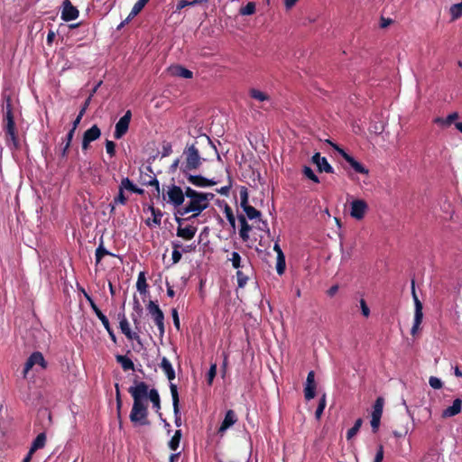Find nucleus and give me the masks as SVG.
<instances>
[{
  "label": "nucleus",
  "mask_w": 462,
  "mask_h": 462,
  "mask_svg": "<svg viewBox=\"0 0 462 462\" xmlns=\"http://www.w3.org/2000/svg\"><path fill=\"white\" fill-rule=\"evenodd\" d=\"M128 393L134 400L129 415L131 422L140 426L149 425L147 402L148 384L143 381L135 382V385L129 387Z\"/></svg>",
  "instance_id": "obj_1"
},
{
  "label": "nucleus",
  "mask_w": 462,
  "mask_h": 462,
  "mask_svg": "<svg viewBox=\"0 0 462 462\" xmlns=\"http://www.w3.org/2000/svg\"><path fill=\"white\" fill-rule=\"evenodd\" d=\"M186 197L189 199V202L184 207L177 210V214L180 216L192 213L189 218H194L199 217L201 212L208 208L202 192L197 191L188 186L186 187Z\"/></svg>",
  "instance_id": "obj_2"
},
{
  "label": "nucleus",
  "mask_w": 462,
  "mask_h": 462,
  "mask_svg": "<svg viewBox=\"0 0 462 462\" xmlns=\"http://www.w3.org/2000/svg\"><path fill=\"white\" fill-rule=\"evenodd\" d=\"M182 162L180 171L183 175L197 171L202 165L204 159L200 156L199 150L195 143L187 144L182 152Z\"/></svg>",
  "instance_id": "obj_3"
},
{
  "label": "nucleus",
  "mask_w": 462,
  "mask_h": 462,
  "mask_svg": "<svg viewBox=\"0 0 462 462\" xmlns=\"http://www.w3.org/2000/svg\"><path fill=\"white\" fill-rule=\"evenodd\" d=\"M3 127L6 135L7 141H11L14 149H18L20 146L17 131L15 127L14 116L13 112V105L11 98H6L5 112L3 120Z\"/></svg>",
  "instance_id": "obj_4"
},
{
  "label": "nucleus",
  "mask_w": 462,
  "mask_h": 462,
  "mask_svg": "<svg viewBox=\"0 0 462 462\" xmlns=\"http://www.w3.org/2000/svg\"><path fill=\"white\" fill-rule=\"evenodd\" d=\"M186 197V187L184 189L172 183L170 185H163L162 187V199L163 200L173 206L177 210L183 206Z\"/></svg>",
  "instance_id": "obj_5"
},
{
  "label": "nucleus",
  "mask_w": 462,
  "mask_h": 462,
  "mask_svg": "<svg viewBox=\"0 0 462 462\" xmlns=\"http://www.w3.org/2000/svg\"><path fill=\"white\" fill-rule=\"evenodd\" d=\"M146 309L159 330L160 337L162 338L165 333L163 311L161 310L159 305L153 300H150L148 302Z\"/></svg>",
  "instance_id": "obj_6"
},
{
  "label": "nucleus",
  "mask_w": 462,
  "mask_h": 462,
  "mask_svg": "<svg viewBox=\"0 0 462 462\" xmlns=\"http://www.w3.org/2000/svg\"><path fill=\"white\" fill-rule=\"evenodd\" d=\"M411 294H412V299L414 301L415 310H414V321H413V326L411 329V334L412 336H415L416 333L418 332V330L420 329V326L423 319V312H422L423 306H422L421 301L419 300V298L417 296V293L415 291V282L413 280L411 281Z\"/></svg>",
  "instance_id": "obj_7"
},
{
  "label": "nucleus",
  "mask_w": 462,
  "mask_h": 462,
  "mask_svg": "<svg viewBox=\"0 0 462 462\" xmlns=\"http://www.w3.org/2000/svg\"><path fill=\"white\" fill-rule=\"evenodd\" d=\"M132 118L131 110H127L125 115L118 120L116 124V128L114 132V137L116 140L121 139L128 131L129 125Z\"/></svg>",
  "instance_id": "obj_8"
},
{
  "label": "nucleus",
  "mask_w": 462,
  "mask_h": 462,
  "mask_svg": "<svg viewBox=\"0 0 462 462\" xmlns=\"http://www.w3.org/2000/svg\"><path fill=\"white\" fill-rule=\"evenodd\" d=\"M367 210L368 204L364 199H354L350 203V216L356 220L363 219Z\"/></svg>",
  "instance_id": "obj_9"
},
{
  "label": "nucleus",
  "mask_w": 462,
  "mask_h": 462,
  "mask_svg": "<svg viewBox=\"0 0 462 462\" xmlns=\"http://www.w3.org/2000/svg\"><path fill=\"white\" fill-rule=\"evenodd\" d=\"M39 365L43 369L47 367V363L41 352H33L26 360L23 367V376L25 377L28 372L35 365Z\"/></svg>",
  "instance_id": "obj_10"
},
{
  "label": "nucleus",
  "mask_w": 462,
  "mask_h": 462,
  "mask_svg": "<svg viewBox=\"0 0 462 462\" xmlns=\"http://www.w3.org/2000/svg\"><path fill=\"white\" fill-rule=\"evenodd\" d=\"M335 150L349 163V165L357 173L368 174L369 171L359 162H357L353 156L348 154L344 149L339 146H335Z\"/></svg>",
  "instance_id": "obj_11"
},
{
  "label": "nucleus",
  "mask_w": 462,
  "mask_h": 462,
  "mask_svg": "<svg viewBox=\"0 0 462 462\" xmlns=\"http://www.w3.org/2000/svg\"><path fill=\"white\" fill-rule=\"evenodd\" d=\"M118 317L120 319L119 327L122 333L129 339L135 340L139 344H141V338L138 333L133 332L130 328L128 320L125 315V313H119Z\"/></svg>",
  "instance_id": "obj_12"
},
{
  "label": "nucleus",
  "mask_w": 462,
  "mask_h": 462,
  "mask_svg": "<svg viewBox=\"0 0 462 462\" xmlns=\"http://www.w3.org/2000/svg\"><path fill=\"white\" fill-rule=\"evenodd\" d=\"M187 180L198 188H207L211 187L217 184V181L211 179H207L202 175H193L191 172H189L188 175H184Z\"/></svg>",
  "instance_id": "obj_13"
},
{
  "label": "nucleus",
  "mask_w": 462,
  "mask_h": 462,
  "mask_svg": "<svg viewBox=\"0 0 462 462\" xmlns=\"http://www.w3.org/2000/svg\"><path fill=\"white\" fill-rule=\"evenodd\" d=\"M170 390H171V398H172V406H173V412H174V417H175V424H176V426L180 427L181 425V419H180V399H179L177 385L171 383Z\"/></svg>",
  "instance_id": "obj_14"
},
{
  "label": "nucleus",
  "mask_w": 462,
  "mask_h": 462,
  "mask_svg": "<svg viewBox=\"0 0 462 462\" xmlns=\"http://www.w3.org/2000/svg\"><path fill=\"white\" fill-rule=\"evenodd\" d=\"M62 6L63 9L61 12V19L63 21L69 22L76 20L79 17V10L72 5V3L69 0H64L62 3Z\"/></svg>",
  "instance_id": "obj_15"
},
{
  "label": "nucleus",
  "mask_w": 462,
  "mask_h": 462,
  "mask_svg": "<svg viewBox=\"0 0 462 462\" xmlns=\"http://www.w3.org/2000/svg\"><path fill=\"white\" fill-rule=\"evenodd\" d=\"M316 382L314 371H310L307 375V380L304 387V396L307 401L315 397L316 394Z\"/></svg>",
  "instance_id": "obj_16"
},
{
  "label": "nucleus",
  "mask_w": 462,
  "mask_h": 462,
  "mask_svg": "<svg viewBox=\"0 0 462 462\" xmlns=\"http://www.w3.org/2000/svg\"><path fill=\"white\" fill-rule=\"evenodd\" d=\"M311 162L316 164L318 167V170L319 172H327V173H333V168L328 163L326 157H322L319 152L314 153V155L311 158Z\"/></svg>",
  "instance_id": "obj_17"
},
{
  "label": "nucleus",
  "mask_w": 462,
  "mask_h": 462,
  "mask_svg": "<svg viewBox=\"0 0 462 462\" xmlns=\"http://www.w3.org/2000/svg\"><path fill=\"white\" fill-rule=\"evenodd\" d=\"M273 250L277 254V259H276V271L279 275H282L286 269V261H285V255L279 245L278 242H275L273 245Z\"/></svg>",
  "instance_id": "obj_18"
},
{
  "label": "nucleus",
  "mask_w": 462,
  "mask_h": 462,
  "mask_svg": "<svg viewBox=\"0 0 462 462\" xmlns=\"http://www.w3.org/2000/svg\"><path fill=\"white\" fill-rule=\"evenodd\" d=\"M237 421V416L233 410H228L226 412L225 418L218 429V433H224L226 430L232 427Z\"/></svg>",
  "instance_id": "obj_19"
},
{
  "label": "nucleus",
  "mask_w": 462,
  "mask_h": 462,
  "mask_svg": "<svg viewBox=\"0 0 462 462\" xmlns=\"http://www.w3.org/2000/svg\"><path fill=\"white\" fill-rule=\"evenodd\" d=\"M241 228L239 231L240 237L244 242H247L249 239V232L252 230V226L246 221V217L244 215L237 216Z\"/></svg>",
  "instance_id": "obj_20"
},
{
  "label": "nucleus",
  "mask_w": 462,
  "mask_h": 462,
  "mask_svg": "<svg viewBox=\"0 0 462 462\" xmlns=\"http://www.w3.org/2000/svg\"><path fill=\"white\" fill-rule=\"evenodd\" d=\"M197 232V227L193 226H187L185 227H177V236L181 237L184 240H191L194 238Z\"/></svg>",
  "instance_id": "obj_21"
},
{
  "label": "nucleus",
  "mask_w": 462,
  "mask_h": 462,
  "mask_svg": "<svg viewBox=\"0 0 462 462\" xmlns=\"http://www.w3.org/2000/svg\"><path fill=\"white\" fill-rule=\"evenodd\" d=\"M160 367L162 369L170 382L175 379V371L167 357L163 356L162 358Z\"/></svg>",
  "instance_id": "obj_22"
},
{
  "label": "nucleus",
  "mask_w": 462,
  "mask_h": 462,
  "mask_svg": "<svg viewBox=\"0 0 462 462\" xmlns=\"http://www.w3.org/2000/svg\"><path fill=\"white\" fill-rule=\"evenodd\" d=\"M461 406L462 401L459 398L455 399L452 405L443 411V417H452L458 414L461 411Z\"/></svg>",
  "instance_id": "obj_23"
},
{
  "label": "nucleus",
  "mask_w": 462,
  "mask_h": 462,
  "mask_svg": "<svg viewBox=\"0 0 462 462\" xmlns=\"http://www.w3.org/2000/svg\"><path fill=\"white\" fill-rule=\"evenodd\" d=\"M171 75L177 76L183 79H191L193 77V73L191 70L180 66H173L170 69Z\"/></svg>",
  "instance_id": "obj_24"
},
{
  "label": "nucleus",
  "mask_w": 462,
  "mask_h": 462,
  "mask_svg": "<svg viewBox=\"0 0 462 462\" xmlns=\"http://www.w3.org/2000/svg\"><path fill=\"white\" fill-rule=\"evenodd\" d=\"M73 130H69V133L66 134V137L62 140L60 146V156L61 158H66L68 156L69 149L70 147L72 139L74 137Z\"/></svg>",
  "instance_id": "obj_25"
},
{
  "label": "nucleus",
  "mask_w": 462,
  "mask_h": 462,
  "mask_svg": "<svg viewBox=\"0 0 462 462\" xmlns=\"http://www.w3.org/2000/svg\"><path fill=\"white\" fill-rule=\"evenodd\" d=\"M150 400L152 403V408L156 412H159L161 410V398L159 393L156 389L152 388L151 390L148 389L147 400Z\"/></svg>",
  "instance_id": "obj_26"
},
{
  "label": "nucleus",
  "mask_w": 462,
  "mask_h": 462,
  "mask_svg": "<svg viewBox=\"0 0 462 462\" xmlns=\"http://www.w3.org/2000/svg\"><path fill=\"white\" fill-rule=\"evenodd\" d=\"M100 136L101 130L97 125H92L89 129L85 131L83 134V138H85L90 143L99 139Z\"/></svg>",
  "instance_id": "obj_27"
},
{
  "label": "nucleus",
  "mask_w": 462,
  "mask_h": 462,
  "mask_svg": "<svg viewBox=\"0 0 462 462\" xmlns=\"http://www.w3.org/2000/svg\"><path fill=\"white\" fill-rule=\"evenodd\" d=\"M231 257L232 265L235 269H245L246 271L252 268L251 263L247 261L245 263H241V256L237 252H233Z\"/></svg>",
  "instance_id": "obj_28"
},
{
  "label": "nucleus",
  "mask_w": 462,
  "mask_h": 462,
  "mask_svg": "<svg viewBox=\"0 0 462 462\" xmlns=\"http://www.w3.org/2000/svg\"><path fill=\"white\" fill-rule=\"evenodd\" d=\"M46 439L47 437L44 432L38 434L35 439L32 441V446L30 448L31 454H34L36 450L44 448L46 444Z\"/></svg>",
  "instance_id": "obj_29"
},
{
  "label": "nucleus",
  "mask_w": 462,
  "mask_h": 462,
  "mask_svg": "<svg viewBox=\"0 0 462 462\" xmlns=\"http://www.w3.org/2000/svg\"><path fill=\"white\" fill-rule=\"evenodd\" d=\"M117 363H119L124 371H129L134 369V362L127 356L117 355L116 356Z\"/></svg>",
  "instance_id": "obj_30"
},
{
  "label": "nucleus",
  "mask_w": 462,
  "mask_h": 462,
  "mask_svg": "<svg viewBox=\"0 0 462 462\" xmlns=\"http://www.w3.org/2000/svg\"><path fill=\"white\" fill-rule=\"evenodd\" d=\"M147 288L148 284L146 282L145 273L140 272L136 282V289L141 294L145 295L148 292Z\"/></svg>",
  "instance_id": "obj_31"
},
{
  "label": "nucleus",
  "mask_w": 462,
  "mask_h": 462,
  "mask_svg": "<svg viewBox=\"0 0 462 462\" xmlns=\"http://www.w3.org/2000/svg\"><path fill=\"white\" fill-rule=\"evenodd\" d=\"M106 255H112L115 256L114 254L107 251L103 245V241L101 240L98 247L96 249L95 256H96V264L100 263L101 260Z\"/></svg>",
  "instance_id": "obj_32"
},
{
  "label": "nucleus",
  "mask_w": 462,
  "mask_h": 462,
  "mask_svg": "<svg viewBox=\"0 0 462 462\" xmlns=\"http://www.w3.org/2000/svg\"><path fill=\"white\" fill-rule=\"evenodd\" d=\"M451 22H454L462 16V1L458 4L452 5L449 9Z\"/></svg>",
  "instance_id": "obj_33"
},
{
  "label": "nucleus",
  "mask_w": 462,
  "mask_h": 462,
  "mask_svg": "<svg viewBox=\"0 0 462 462\" xmlns=\"http://www.w3.org/2000/svg\"><path fill=\"white\" fill-rule=\"evenodd\" d=\"M241 208L245 212L246 217L251 220L261 217V212L249 204Z\"/></svg>",
  "instance_id": "obj_34"
},
{
  "label": "nucleus",
  "mask_w": 462,
  "mask_h": 462,
  "mask_svg": "<svg viewBox=\"0 0 462 462\" xmlns=\"http://www.w3.org/2000/svg\"><path fill=\"white\" fill-rule=\"evenodd\" d=\"M249 96L252 98L256 99L261 102L267 101L270 99V97L266 93H264L261 90L255 89V88H251L249 90Z\"/></svg>",
  "instance_id": "obj_35"
},
{
  "label": "nucleus",
  "mask_w": 462,
  "mask_h": 462,
  "mask_svg": "<svg viewBox=\"0 0 462 462\" xmlns=\"http://www.w3.org/2000/svg\"><path fill=\"white\" fill-rule=\"evenodd\" d=\"M181 439V430H178L175 431L174 435L170 439L168 446L171 450H177L180 446V441Z\"/></svg>",
  "instance_id": "obj_36"
},
{
  "label": "nucleus",
  "mask_w": 462,
  "mask_h": 462,
  "mask_svg": "<svg viewBox=\"0 0 462 462\" xmlns=\"http://www.w3.org/2000/svg\"><path fill=\"white\" fill-rule=\"evenodd\" d=\"M363 424V420L361 418L357 419L352 428H350L346 432V439L349 440L354 436L357 434L359 431L361 426Z\"/></svg>",
  "instance_id": "obj_37"
},
{
  "label": "nucleus",
  "mask_w": 462,
  "mask_h": 462,
  "mask_svg": "<svg viewBox=\"0 0 462 462\" xmlns=\"http://www.w3.org/2000/svg\"><path fill=\"white\" fill-rule=\"evenodd\" d=\"M224 213H225L227 221L229 222L230 226L235 229L236 228L235 215L233 213L231 207L227 203H225Z\"/></svg>",
  "instance_id": "obj_38"
},
{
  "label": "nucleus",
  "mask_w": 462,
  "mask_h": 462,
  "mask_svg": "<svg viewBox=\"0 0 462 462\" xmlns=\"http://www.w3.org/2000/svg\"><path fill=\"white\" fill-rule=\"evenodd\" d=\"M326 405H327V401H326V394L324 393L320 399H319V404H318V407L316 409V411H315V417L317 420H319L323 414V411L326 408Z\"/></svg>",
  "instance_id": "obj_39"
},
{
  "label": "nucleus",
  "mask_w": 462,
  "mask_h": 462,
  "mask_svg": "<svg viewBox=\"0 0 462 462\" xmlns=\"http://www.w3.org/2000/svg\"><path fill=\"white\" fill-rule=\"evenodd\" d=\"M242 15H251L255 13V4L254 2H248L245 6L241 7L239 11Z\"/></svg>",
  "instance_id": "obj_40"
},
{
  "label": "nucleus",
  "mask_w": 462,
  "mask_h": 462,
  "mask_svg": "<svg viewBox=\"0 0 462 462\" xmlns=\"http://www.w3.org/2000/svg\"><path fill=\"white\" fill-rule=\"evenodd\" d=\"M150 210H151V213L152 215V223L157 225V226H160L161 225L162 217V210L159 209V208H155L152 206L150 207Z\"/></svg>",
  "instance_id": "obj_41"
},
{
  "label": "nucleus",
  "mask_w": 462,
  "mask_h": 462,
  "mask_svg": "<svg viewBox=\"0 0 462 462\" xmlns=\"http://www.w3.org/2000/svg\"><path fill=\"white\" fill-rule=\"evenodd\" d=\"M142 185L154 187L156 192L160 193V183L155 176L148 175V181H142Z\"/></svg>",
  "instance_id": "obj_42"
},
{
  "label": "nucleus",
  "mask_w": 462,
  "mask_h": 462,
  "mask_svg": "<svg viewBox=\"0 0 462 462\" xmlns=\"http://www.w3.org/2000/svg\"><path fill=\"white\" fill-rule=\"evenodd\" d=\"M237 284L240 288H243L249 280L248 275L243 270H237L236 272Z\"/></svg>",
  "instance_id": "obj_43"
},
{
  "label": "nucleus",
  "mask_w": 462,
  "mask_h": 462,
  "mask_svg": "<svg viewBox=\"0 0 462 462\" xmlns=\"http://www.w3.org/2000/svg\"><path fill=\"white\" fill-rule=\"evenodd\" d=\"M302 172L310 180L314 181L315 183H319V177L314 173V171H312V169L310 167L304 166Z\"/></svg>",
  "instance_id": "obj_44"
},
{
  "label": "nucleus",
  "mask_w": 462,
  "mask_h": 462,
  "mask_svg": "<svg viewBox=\"0 0 462 462\" xmlns=\"http://www.w3.org/2000/svg\"><path fill=\"white\" fill-rule=\"evenodd\" d=\"M458 114L457 112H454V113H451L449 114L445 120H443L442 118H436L435 122L436 123H444L448 125H451L456 119L458 118Z\"/></svg>",
  "instance_id": "obj_45"
},
{
  "label": "nucleus",
  "mask_w": 462,
  "mask_h": 462,
  "mask_svg": "<svg viewBox=\"0 0 462 462\" xmlns=\"http://www.w3.org/2000/svg\"><path fill=\"white\" fill-rule=\"evenodd\" d=\"M123 190L125 189L131 192H134L135 185L129 180V178H123L119 186Z\"/></svg>",
  "instance_id": "obj_46"
},
{
  "label": "nucleus",
  "mask_w": 462,
  "mask_h": 462,
  "mask_svg": "<svg viewBox=\"0 0 462 462\" xmlns=\"http://www.w3.org/2000/svg\"><path fill=\"white\" fill-rule=\"evenodd\" d=\"M239 194H240L241 207H244V206H246L247 204H249V202H248L249 195H248L247 188L241 187Z\"/></svg>",
  "instance_id": "obj_47"
},
{
  "label": "nucleus",
  "mask_w": 462,
  "mask_h": 462,
  "mask_svg": "<svg viewBox=\"0 0 462 462\" xmlns=\"http://www.w3.org/2000/svg\"><path fill=\"white\" fill-rule=\"evenodd\" d=\"M217 374V365L216 364H212L210 365V368L208 372V374H207V380H208V383L210 385L212 384L213 383V380L215 378Z\"/></svg>",
  "instance_id": "obj_48"
},
{
  "label": "nucleus",
  "mask_w": 462,
  "mask_h": 462,
  "mask_svg": "<svg viewBox=\"0 0 462 462\" xmlns=\"http://www.w3.org/2000/svg\"><path fill=\"white\" fill-rule=\"evenodd\" d=\"M126 201L127 198L125 196L124 190L119 188L118 195L114 198V203L125 205L126 204Z\"/></svg>",
  "instance_id": "obj_49"
},
{
  "label": "nucleus",
  "mask_w": 462,
  "mask_h": 462,
  "mask_svg": "<svg viewBox=\"0 0 462 462\" xmlns=\"http://www.w3.org/2000/svg\"><path fill=\"white\" fill-rule=\"evenodd\" d=\"M106 150L107 154L112 158L116 155V143L113 141H106Z\"/></svg>",
  "instance_id": "obj_50"
},
{
  "label": "nucleus",
  "mask_w": 462,
  "mask_h": 462,
  "mask_svg": "<svg viewBox=\"0 0 462 462\" xmlns=\"http://www.w3.org/2000/svg\"><path fill=\"white\" fill-rule=\"evenodd\" d=\"M429 383H430V387H432L433 389H436V390L442 388V385H443L441 380L435 376L430 377Z\"/></svg>",
  "instance_id": "obj_51"
},
{
  "label": "nucleus",
  "mask_w": 462,
  "mask_h": 462,
  "mask_svg": "<svg viewBox=\"0 0 462 462\" xmlns=\"http://www.w3.org/2000/svg\"><path fill=\"white\" fill-rule=\"evenodd\" d=\"M84 295L87 299V300L89 302V305L91 307V309L93 310V311L95 312V314L97 316L99 315L100 313H102V311L99 310V308L97 306V304L95 303V301L93 300V299L91 298V296H89L87 292L84 291Z\"/></svg>",
  "instance_id": "obj_52"
},
{
  "label": "nucleus",
  "mask_w": 462,
  "mask_h": 462,
  "mask_svg": "<svg viewBox=\"0 0 462 462\" xmlns=\"http://www.w3.org/2000/svg\"><path fill=\"white\" fill-rule=\"evenodd\" d=\"M171 152H172L171 143L169 142H164L162 143V157H167V156L171 155Z\"/></svg>",
  "instance_id": "obj_53"
},
{
  "label": "nucleus",
  "mask_w": 462,
  "mask_h": 462,
  "mask_svg": "<svg viewBox=\"0 0 462 462\" xmlns=\"http://www.w3.org/2000/svg\"><path fill=\"white\" fill-rule=\"evenodd\" d=\"M360 308H361L362 314L365 318H368L369 315H370V309L367 306V304H366V302H365V300L364 299L360 300Z\"/></svg>",
  "instance_id": "obj_54"
},
{
  "label": "nucleus",
  "mask_w": 462,
  "mask_h": 462,
  "mask_svg": "<svg viewBox=\"0 0 462 462\" xmlns=\"http://www.w3.org/2000/svg\"><path fill=\"white\" fill-rule=\"evenodd\" d=\"M171 316H172L174 327L177 328V330H180V318H179L178 310L176 309L171 310Z\"/></svg>",
  "instance_id": "obj_55"
},
{
  "label": "nucleus",
  "mask_w": 462,
  "mask_h": 462,
  "mask_svg": "<svg viewBox=\"0 0 462 462\" xmlns=\"http://www.w3.org/2000/svg\"><path fill=\"white\" fill-rule=\"evenodd\" d=\"M181 253L182 252L179 250H172L171 260L173 264L178 263L181 260Z\"/></svg>",
  "instance_id": "obj_56"
},
{
  "label": "nucleus",
  "mask_w": 462,
  "mask_h": 462,
  "mask_svg": "<svg viewBox=\"0 0 462 462\" xmlns=\"http://www.w3.org/2000/svg\"><path fill=\"white\" fill-rule=\"evenodd\" d=\"M383 459V447L379 445L374 462H382Z\"/></svg>",
  "instance_id": "obj_57"
},
{
  "label": "nucleus",
  "mask_w": 462,
  "mask_h": 462,
  "mask_svg": "<svg viewBox=\"0 0 462 462\" xmlns=\"http://www.w3.org/2000/svg\"><path fill=\"white\" fill-rule=\"evenodd\" d=\"M99 320L102 322L103 326L105 327L106 330H109V327H110V324H109V320L108 319L106 318V315L102 313H100L99 315L97 316Z\"/></svg>",
  "instance_id": "obj_58"
},
{
  "label": "nucleus",
  "mask_w": 462,
  "mask_h": 462,
  "mask_svg": "<svg viewBox=\"0 0 462 462\" xmlns=\"http://www.w3.org/2000/svg\"><path fill=\"white\" fill-rule=\"evenodd\" d=\"M194 5H195V3H193V0L192 1L180 0L177 5V10L180 11L186 6Z\"/></svg>",
  "instance_id": "obj_59"
},
{
  "label": "nucleus",
  "mask_w": 462,
  "mask_h": 462,
  "mask_svg": "<svg viewBox=\"0 0 462 462\" xmlns=\"http://www.w3.org/2000/svg\"><path fill=\"white\" fill-rule=\"evenodd\" d=\"M148 0H138L134 5L133 6L134 9H135L137 12H141L143 8L145 6V5L148 3Z\"/></svg>",
  "instance_id": "obj_60"
},
{
  "label": "nucleus",
  "mask_w": 462,
  "mask_h": 462,
  "mask_svg": "<svg viewBox=\"0 0 462 462\" xmlns=\"http://www.w3.org/2000/svg\"><path fill=\"white\" fill-rule=\"evenodd\" d=\"M380 421H381L380 418H376V417H373L372 416L371 427H372L374 432H376L378 430L379 425H380Z\"/></svg>",
  "instance_id": "obj_61"
},
{
  "label": "nucleus",
  "mask_w": 462,
  "mask_h": 462,
  "mask_svg": "<svg viewBox=\"0 0 462 462\" xmlns=\"http://www.w3.org/2000/svg\"><path fill=\"white\" fill-rule=\"evenodd\" d=\"M383 404H384V400L383 397H378L375 402H374V404L373 406V409H375V410H382L383 409Z\"/></svg>",
  "instance_id": "obj_62"
},
{
  "label": "nucleus",
  "mask_w": 462,
  "mask_h": 462,
  "mask_svg": "<svg viewBox=\"0 0 462 462\" xmlns=\"http://www.w3.org/2000/svg\"><path fill=\"white\" fill-rule=\"evenodd\" d=\"M134 310L141 315L143 313V308L141 306V303L139 300L136 298V296L134 297Z\"/></svg>",
  "instance_id": "obj_63"
},
{
  "label": "nucleus",
  "mask_w": 462,
  "mask_h": 462,
  "mask_svg": "<svg viewBox=\"0 0 462 462\" xmlns=\"http://www.w3.org/2000/svg\"><path fill=\"white\" fill-rule=\"evenodd\" d=\"M181 162L182 161L180 158H177L176 160H174L171 165L170 166L171 171H175L178 168L180 169Z\"/></svg>",
  "instance_id": "obj_64"
}]
</instances>
